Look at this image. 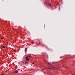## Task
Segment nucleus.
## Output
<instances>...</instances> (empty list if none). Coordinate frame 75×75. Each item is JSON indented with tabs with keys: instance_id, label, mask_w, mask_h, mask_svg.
<instances>
[{
	"instance_id": "1",
	"label": "nucleus",
	"mask_w": 75,
	"mask_h": 75,
	"mask_svg": "<svg viewBox=\"0 0 75 75\" xmlns=\"http://www.w3.org/2000/svg\"><path fill=\"white\" fill-rule=\"evenodd\" d=\"M26 59L27 60V61H28L29 60V59H28V57H26Z\"/></svg>"
},
{
	"instance_id": "2",
	"label": "nucleus",
	"mask_w": 75,
	"mask_h": 75,
	"mask_svg": "<svg viewBox=\"0 0 75 75\" xmlns=\"http://www.w3.org/2000/svg\"><path fill=\"white\" fill-rule=\"evenodd\" d=\"M18 71H15L13 72V73H18Z\"/></svg>"
},
{
	"instance_id": "3",
	"label": "nucleus",
	"mask_w": 75,
	"mask_h": 75,
	"mask_svg": "<svg viewBox=\"0 0 75 75\" xmlns=\"http://www.w3.org/2000/svg\"><path fill=\"white\" fill-rule=\"evenodd\" d=\"M44 4H47V1H46L45 2H44Z\"/></svg>"
},
{
	"instance_id": "4",
	"label": "nucleus",
	"mask_w": 75,
	"mask_h": 75,
	"mask_svg": "<svg viewBox=\"0 0 75 75\" xmlns=\"http://www.w3.org/2000/svg\"><path fill=\"white\" fill-rule=\"evenodd\" d=\"M25 64H28V63L26 61H25Z\"/></svg>"
},
{
	"instance_id": "5",
	"label": "nucleus",
	"mask_w": 75,
	"mask_h": 75,
	"mask_svg": "<svg viewBox=\"0 0 75 75\" xmlns=\"http://www.w3.org/2000/svg\"><path fill=\"white\" fill-rule=\"evenodd\" d=\"M6 48V47H5V46H3V48Z\"/></svg>"
},
{
	"instance_id": "6",
	"label": "nucleus",
	"mask_w": 75,
	"mask_h": 75,
	"mask_svg": "<svg viewBox=\"0 0 75 75\" xmlns=\"http://www.w3.org/2000/svg\"><path fill=\"white\" fill-rule=\"evenodd\" d=\"M27 50V48H25V51H26V50Z\"/></svg>"
},
{
	"instance_id": "7",
	"label": "nucleus",
	"mask_w": 75,
	"mask_h": 75,
	"mask_svg": "<svg viewBox=\"0 0 75 75\" xmlns=\"http://www.w3.org/2000/svg\"><path fill=\"white\" fill-rule=\"evenodd\" d=\"M59 10H60V6H59Z\"/></svg>"
},
{
	"instance_id": "8",
	"label": "nucleus",
	"mask_w": 75,
	"mask_h": 75,
	"mask_svg": "<svg viewBox=\"0 0 75 75\" xmlns=\"http://www.w3.org/2000/svg\"><path fill=\"white\" fill-rule=\"evenodd\" d=\"M48 69H52V68H48Z\"/></svg>"
},
{
	"instance_id": "9",
	"label": "nucleus",
	"mask_w": 75,
	"mask_h": 75,
	"mask_svg": "<svg viewBox=\"0 0 75 75\" xmlns=\"http://www.w3.org/2000/svg\"><path fill=\"white\" fill-rule=\"evenodd\" d=\"M49 6H51V4H49Z\"/></svg>"
},
{
	"instance_id": "10",
	"label": "nucleus",
	"mask_w": 75,
	"mask_h": 75,
	"mask_svg": "<svg viewBox=\"0 0 75 75\" xmlns=\"http://www.w3.org/2000/svg\"><path fill=\"white\" fill-rule=\"evenodd\" d=\"M33 64H34V63H33V64H32V65H33Z\"/></svg>"
},
{
	"instance_id": "11",
	"label": "nucleus",
	"mask_w": 75,
	"mask_h": 75,
	"mask_svg": "<svg viewBox=\"0 0 75 75\" xmlns=\"http://www.w3.org/2000/svg\"><path fill=\"white\" fill-rule=\"evenodd\" d=\"M28 57H31L30 56V55H29V56H28Z\"/></svg>"
},
{
	"instance_id": "12",
	"label": "nucleus",
	"mask_w": 75,
	"mask_h": 75,
	"mask_svg": "<svg viewBox=\"0 0 75 75\" xmlns=\"http://www.w3.org/2000/svg\"><path fill=\"white\" fill-rule=\"evenodd\" d=\"M48 64H50V63H48Z\"/></svg>"
},
{
	"instance_id": "13",
	"label": "nucleus",
	"mask_w": 75,
	"mask_h": 75,
	"mask_svg": "<svg viewBox=\"0 0 75 75\" xmlns=\"http://www.w3.org/2000/svg\"><path fill=\"white\" fill-rule=\"evenodd\" d=\"M23 62V64H24V62Z\"/></svg>"
},
{
	"instance_id": "14",
	"label": "nucleus",
	"mask_w": 75,
	"mask_h": 75,
	"mask_svg": "<svg viewBox=\"0 0 75 75\" xmlns=\"http://www.w3.org/2000/svg\"><path fill=\"white\" fill-rule=\"evenodd\" d=\"M1 39H3V37H1Z\"/></svg>"
},
{
	"instance_id": "15",
	"label": "nucleus",
	"mask_w": 75,
	"mask_h": 75,
	"mask_svg": "<svg viewBox=\"0 0 75 75\" xmlns=\"http://www.w3.org/2000/svg\"><path fill=\"white\" fill-rule=\"evenodd\" d=\"M72 65L74 66V64H72Z\"/></svg>"
},
{
	"instance_id": "16",
	"label": "nucleus",
	"mask_w": 75,
	"mask_h": 75,
	"mask_svg": "<svg viewBox=\"0 0 75 75\" xmlns=\"http://www.w3.org/2000/svg\"><path fill=\"white\" fill-rule=\"evenodd\" d=\"M57 69H59V68H58Z\"/></svg>"
},
{
	"instance_id": "17",
	"label": "nucleus",
	"mask_w": 75,
	"mask_h": 75,
	"mask_svg": "<svg viewBox=\"0 0 75 75\" xmlns=\"http://www.w3.org/2000/svg\"><path fill=\"white\" fill-rule=\"evenodd\" d=\"M52 68V67H51Z\"/></svg>"
}]
</instances>
